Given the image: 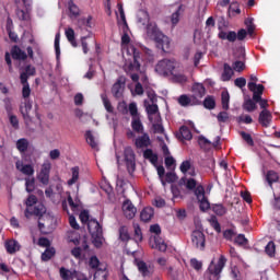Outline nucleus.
<instances>
[{
    "label": "nucleus",
    "mask_w": 280,
    "mask_h": 280,
    "mask_svg": "<svg viewBox=\"0 0 280 280\" xmlns=\"http://www.w3.org/2000/svg\"><path fill=\"white\" fill-rule=\"evenodd\" d=\"M147 36L154 40L158 49H161L162 51H164V54H167L170 51V37L163 34L161 30H159V26H156V24L149 23L147 25Z\"/></svg>",
    "instance_id": "1"
},
{
    "label": "nucleus",
    "mask_w": 280,
    "mask_h": 280,
    "mask_svg": "<svg viewBox=\"0 0 280 280\" xmlns=\"http://www.w3.org/2000/svg\"><path fill=\"white\" fill-rule=\"evenodd\" d=\"M132 52V61L125 65V71L132 80V82L139 83V71H141V52L135 46L129 48Z\"/></svg>",
    "instance_id": "2"
},
{
    "label": "nucleus",
    "mask_w": 280,
    "mask_h": 280,
    "mask_svg": "<svg viewBox=\"0 0 280 280\" xmlns=\"http://www.w3.org/2000/svg\"><path fill=\"white\" fill-rule=\"evenodd\" d=\"M225 266H226V257H224V255L220 256L217 264H215V260H211L208 269L205 272V279L220 280V275L222 273V270H224Z\"/></svg>",
    "instance_id": "3"
},
{
    "label": "nucleus",
    "mask_w": 280,
    "mask_h": 280,
    "mask_svg": "<svg viewBox=\"0 0 280 280\" xmlns=\"http://www.w3.org/2000/svg\"><path fill=\"white\" fill-rule=\"evenodd\" d=\"M88 231L94 238L96 246H102V237L104 235V231L102 230L100 222H97L95 219H91L88 222Z\"/></svg>",
    "instance_id": "4"
},
{
    "label": "nucleus",
    "mask_w": 280,
    "mask_h": 280,
    "mask_svg": "<svg viewBox=\"0 0 280 280\" xmlns=\"http://www.w3.org/2000/svg\"><path fill=\"white\" fill-rule=\"evenodd\" d=\"M221 40H229V43H235L236 40H244L248 36L246 30L241 28L237 33L235 31L224 32L221 31L218 34Z\"/></svg>",
    "instance_id": "5"
},
{
    "label": "nucleus",
    "mask_w": 280,
    "mask_h": 280,
    "mask_svg": "<svg viewBox=\"0 0 280 280\" xmlns=\"http://www.w3.org/2000/svg\"><path fill=\"white\" fill-rule=\"evenodd\" d=\"M195 196L199 202V209L201 211H208V209H211V203H209V199H207V196L205 195V186L198 185L195 190Z\"/></svg>",
    "instance_id": "6"
},
{
    "label": "nucleus",
    "mask_w": 280,
    "mask_h": 280,
    "mask_svg": "<svg viewBox=\"0 0 280 280\" xmlns=\"http://www.w3.org/2000/svg\"><path fill=\"white\" fill-rule=\"evenodd\" d=\"M191 98H192V104H201V100L202 97H205V95H207V89L205 88V84L202 83H194L191 86Z\"/></svg>",
    "instance_id": "7"
},
{
    "label": "nucleus",
    "mask_w": 280,
    "mask_h": 280,
    "mask_svg": "<svg viewBox=\"0 0 280 280\" xmlns=\"http://www.w3.org/2000/svg\"><path fill=\"white\" fill-rule=\"evenodd\" d=\"M174 69H175L174 61L170 59H162L155 66V71L160 75H170V73H172Z\"/></svg>",
    "instance_id": "8"
},
{
    "label": "nucleus",
    "mask_w": 280,
    "mask_h": 280,
    "mask_svg": "<svg viewBox=\"0 0 280 280\" xmlns=\"http://www.w3.org/2000/svg\"><path fill=\"white\" fill-rule=\"evenodd\" d=\"M47 213V208L43 203H36L32 208H26L24 211V215L27 220L35 215L39 220Z\"/></svg>",
    "instance_id": "9"
},
{
    "label": "nucleus",
    "mask_w": 280,
    "mask_h": 280,
    "mask_svg": "<svg viewBox=\"0 0 280 280\" xmlns=\"http://www.w3.org/2000/svg\"><path fill=\"white\" fill-rule=\"evenodd\" d=\"M150 232L156 234V236H154L155 248H158V250H160L161 253H165V250H167V244H165V241H163V238L159 237V235H161V225H151Z\"/></svg>",
    "instance_id": "10"
},
{
    "label": "nucleus",
    "mask_w": 280,
    "mask_h": 280,
    "mask_svg": "<svg viewBox=\"0 0 280 280\" xmlns=\"http://www.w3.org/2000/svg\"><path fill=\"white\" fill-rule=\"evenodd\" d=\"M125 163L127 165V171L129 174H132L137 170L136 155L131 147H127L124 151Z\"/></svg>",
    "instance_id": "11"
},
{
    "label": "nucleus",
    "mask_w": 280,
    "mask_h": 280,
    "mask_svg": "<svg viewBox=\"0 0 280 280\" xmlns=\"http://www.w3.org/2000/svg\"><path fill=\"white\" fill-rule=\"evenodd\" d=\"M49 174H51V163L45 162L37 174V179L42 185H49Z\"/></svg>",
    "instance_id": "12"
},
{
    "label": "nucleus",
    "mask_w": 280,
    "mask_h": 280,
    "mask_svg": "<svg viewBox=\"0 0 280 280\" xmlns=\"http://www.w3.org/2000/svg\"><path fill=\"white\" fill-rule=\"evenodd\" d=\"M191 243L199 250H203L206 246L205 233L200 230H195L191 234Z\"/></svg>",
    "instance_id": "13"
},
{
    "label": "nucleus",
    "mask_w": 280,
    "mask_h": 280,
    "mask_svg": "<svg viewBox=\"0 0 280 280\" xmlns=\"http://www.w3.org/2000/svg\"><path fill=\"white\" fill-rule=\"evenodd\" d=\"M122 213L127 220H132L137 215V208L132 205L130 199H127L122 203Z\"/></svg>",
    "instance_id": "14"
},
{
    "label": "nucleus",
    "mask_w": 280,
    "mask_h": 280,
    "mask_svg": "<svg viewBox=\"0 0 280 280\" xmlns=\"http://www.w3.org/2000/svg\"><path fill=\"white\" fill-rule=\"evenodd\" d=\"M15 168L24 176H32L34 174V166L32 164H23V161L19 160L15 162Z\"/></svg>",
    "instance_id": "15"
},
{
    "label": "nucleus",
    "mask_w": 280,
    "mask_h": 280,
    "mask_svg": "<svg viewBox=\"0 0 280 280\" xmlns=\"http://www.w3.org/2000/svg\"><path fill=\"white\" fill-rule=\"evenodd\" d=\"M135 145L138 150L143 148H150L152 145V141L150 140V136L148 133H143L135 139Z\"/></svg>",
    "instance_id": "16"
},
{
    "label": "nucleus",
    "mask_w": 280,
    "mask_h": 280,
    "mask_svg": "<svg viewBox=\"0 0 280 280\" xmlns=\"http://www.w3.org/2000/svg\"><path fill=\"white\" fill-rule=\"evenodd\" d=\"M258 121L262 126V128H268L272 122V114L270 113V110L262 109L259 114Z\"/></svg>",
    "instance_id": "17"
},
{
    "label": "nucleus",
    "mask_w": 280,
    "mask_h": 280,
    "mask_svg": "<svg viewBox=\"0 0 280 280\" xmlns=\"http://www.w3.org/2000/svg\"><path fill=\"white\" fill-rule=\"evenodd\" d=\"M36 75V67L32 65H27L24 68V72H21L20 74V82L26 83L27 80H30V77Z\"/></svg>",
    "instance_id": "18"
},
{
    "label": "nucleus",
    "mask_w": 280,
    "mask_h": 280,
    "mask_svg": "<svg viewBox=\"0 0 280 280\" xmlns=\"http://www.w3.org/2000/svg\"><path fill=\"white\" fill-rule=\"evenodd\" d=\"M180 183H184L186 189L188 191H194V194L196 195V190L198 189V185H202V184H198V182L194 178V177H183L180 179Z\"/></svg>",
    "instance_id": "19"
},
{
    "label": "nucleus",
    "mask_w": 280,
    "mask_h": 280,
    "mask_svg": "<svg viewBox=\"0 0 280 280\" xmlns=\"http://www.w3.org/2000/svg\"><path fill=\"white\" fill-rule=\"evenodd\" d=\"M4 246L9 255H14V253H19V250H21V244H19L16 240L7 241Z\"/></svg>",
    "instance_id": "20"
},
{
    "label": "nucleus",
    "mask_w": 280,
    "mask_h": 280,
    "mask_svg": "<svg viewBox=\"0 0 280 280\" xmlns=\"http://www.w3.org/2000/svg\"><path fill=\"white\" fill-rule=\"evenodd\" d=\"M125 82L121 81V79H118L117 82L112 86V94L116 100H119L124 93V86Z\"/></svg>",
    "instance_id": "21"
},
{
    "label": "nucleus",
    "mask_w": 280,
    "mask_h": 280,
    "mask_svg": "<svg viewBox=\"0 0 280 280\" xmlns=\"http://www.w3.org/2000/svg\"><path fill=\"white\" fill-rule=\"evenodd\" d=\"M30 110H32V102L26 100L24 102V106L20 107V112L22 114V117L25 124H27V121H32V117H30Z\"/></svg>",
    "instance_id": "22"
},
{
    "label": "nucleus",
    "mask_w": 280,
    "mask_h": 280,
    "mask_svg": "<svg viewBox=\"0 0 280 280\" xmlns=\"http://www.w3.org/2000/svg\"><path fill=\"white\" fill-rule=\"evenodd\" d=\"M11 56L13 60H27V54L19 46H13L11 49Z\"/></svg>",
    "instance_id": "23"
},
{
    "label": "nucleus",
    "mask_w": 280,
    "mask_h": 280,
    "mask_svg": "<svg viewBox=\"0 0 280 280\" xmlns=\"http://www.w3.org/2000/svg\"><path fill=\"white\" fill-rule=\"evenodd\" d=\"M185 12V5L180 4L177 10L171 15V23L173 27H176L180 22V15Z\"/></svg>",
    "instance_id": "24"
},
{
    "label": "nucleus",
    "mask_w": 280,
    "mask_h": 280,
    "mask_svg": "<svg viewBox=\"0 0 280 280\" xmlns=\"http://www.w3.org/2000/svg\"><path fill=\"white\" fill-rule=\"evenodd\" d=\"M143 159L150 161L152 165H156L159 163V155L152 151V149H145L143 152Z\"/></svg>",
    "instance_id": "25"
},
{
    "label": "nucleus",
    "mask_w": 280,
    "mask_h": 280,
    "mask_svg": "<svg viewBox=\"0 0 280 280\" xmlns=\"http://www.w3.org/2000/svg\"><path fill=\"white\" fill-rule=\"evenodd\" d=\"M75 275H78V271H71L65 267H61L59 269V276L62 280H71V279H75Z\"/></svg>",
    "instance_id": "26"
},
{
    "label": "nucleus",
    "mask_w": 280,
    "mask_h": 280,
    "mask_svg": "<svg viewBox=\"0 0 280 280\" xmlns=\"http://www.w3.org/2000/svg\"><path fill=\"white\" fill-rule=\"evenodd\" d=\"M154 218V209L151 207L144 208L140 213V220L142 222H150Z\"/></svg>",
    "instance_id": "27"
},
{
    "label": "nucleus",
    "mask_w": 280,
    "mask_h": 280,
    "mask_svg": "<svg viewBox=\"0 0 280 280\" xmlns=\"http://www.w3.org/2000/svg\"><path fill=\"white\" fill-rule=\"evenodd\" d=\"M266 180L269 187L272 189V185H275V183H279V173L276 171H268L266 174Z\"/></svg>",
    "instance_id": "28"
},
{
    "label": "nucleus",
    "mask_w": 280,
    "mask_h": 280,
    "mask_svg": "<svg viewBox=\"0 0 280 280\" xmlns=\"http://www.w3.org/2000/svg\"><path fill=\"white\" fill-rule=\"evenodd\" d=\"M243 109L246 110V113H253L257 110V103L253 98H247L243 103Z\"/></svg>",
    "instance_id": "29"
},
{
    "label": "nucleus",
    "mask_w": 280,
    "mask_h": 280,
    "mask_svg": "<svg viewBox=\"0 0 280 280\" xmlns=\"http://www.w3.org/2000/svg\"><path fill=\"white\" fill-rule=\"evenodd\" d=\"M68 10L70 12V19L80 16V8L73 2V0H69Z\"/></svg>",
    "instance_id": "30"
},
{
    "label": "nucleus",
    "mask_w": 280,
    "mask_h": 280,
    "mask_svg": "<svg viewBox=\"0 0 280 280\" xmlns=\"http://www.w3.org/2000/svg\"><path fill=\"white\" fill-rule=\"evenodd\" d=\"M103 106L105 110H107L110 115L115 114V107H113V104L110 103V100H108V95L102 94L101 95Z\"/></svg>",
    "instance_id": "31"
},
{
    "label": "nucleus",
    "mask_w": 280,
    "mask_h": 280,
    "mask_svg": "<svg viewBox=\"0 0 280 280\" xmlns=\"http://www.w3.org/2000/svg\"><path fill=\"white\" fill-rule=\"evenodd\" d=\"M131 128L133 132H137L138 135H141L143 132V122H141V118H132L131 120Z\"/></svg>",
    "instance_id": "32"
},
{
    "label": "nucleus",
    "mask_w": 280,
    "mask_h": 280,
    "mask_svg": "<svg viewBox=\"0 0 280 280\" xmlns=\"http://www.w3.org/2000/svg\"><path fill=\"white\" fill-rule=\"evenodd\" d=\"M222 81L223 82H229L231 78H233V68L229 63H224L223 66V73H222Z\"/></svg>",
    "instance_id": "33"
},
{
    "label": "nucleus",
    "mask_w": 280,
    "mask_h": 280,
    "mask_svg": "<svg viewBox=\"0 0 280 280\" xmlns=\"http://www.w3.org/2000/svg\"><path fill=\"white\" fill-rule=\"evenodd\" d=\"M72 177L68 180V186L71 187L78 183L80 179V167L74 166L71 168Z\"/></svg>",
    "instance_id": "34"
},
{
    "label": "nucleus",
    "mask_w": 280,
    "mask_h": 280,
    "mask_svg": "<svg viewBox=\"0 0 280 280\" xmlns=\"http://www.w3.org/2000/svg\"><path fill=\"white\" fill-rule=\"evenodd\" d=\"M16 148L19 152L23 154L27 152V148H30V141L25 138H21L16 141Z\"/></svg>",
    "instance_id": "35"
},
{
    "label": "nucleus",
    "mask_w": 280,
    "mask_h": 280,
    "mask_svg": "<svg viewBox=\"0 0 280 280\" xmlns=\"http://www.w3.org/2000/svg\"><path fill=\"white\" fill-rule=\"evenodd\" d=\"M66 37L72 47H78V42L75 40V31H73V28L69 27L66 30Z\"/></svg>",
    "instance_id": "36"
},
{
    "label": "nucleus",
    "mask_w": 280,
    "mask_h": 280,
    "mask_svg": "<svg viewBox=\"0 0 280 280\" xmlns=\"http://www.w3.org/2000/svg\"><path fill=\"white\" fill-rule=\"evenodd\" d=\"M167 275L172 280H180V277H183V270L174 269V267H168Z\"/></svg>",
    "instance_id": "37"
},
{
    "label": "nucleus",
    "mask_w": 280,
    "mask_h": 280,
    "mask_svg": "<svg viewBox=\"0 0 280 280\" xmlns=\"http://www.w3.org/2000/svg\"><path fill=\"white\" fill-rule=\"evenodd\" d=\"M56 256V248L46 247L45 252L42 254V261H49Z\"/></svg>",
    "instance_id": "38"
},
{
    "label": "nucleus",
    "mask_w": 280,
    "mask_h": 280,
    "mask_svg": "<svg viewBox=\"0 0 280 280\" xmlns=\"http://www.w3.org/2000/svg\"><path fill=\"white\" fill-rule=\"evenodd\" d=\"M120 242H130V233H128V226L121 225L118 230Z\"/></svg>",
    "instance_id": "39"
},
{
    "label": "nucleus",
    "mask_w": 280,
    "mask_h": 280,
    "mask_svg": "<svg viewBox=\"0 0 280 280\" xmlns=\"http://www.w3.org/2000/svg\"><path fill=\"white\" fill-rule=\"evenodd\" d=\"M248 90L252 91V93L256 94H264V84H257L255 82H248L247 84Z\"/></svg>",
    "instance_id": "40"
},
{
    "label": "nucleus",
    "mask_w": 280,
    "mask_h": 280,
    "mask_svg": "<svg viewBox=\"0 0 280 280\" xmlns=\"http://www.w3.org/2000/svg\"><path fill=\"white\" fill-rule=\"evenodd\" d=\"M179 132L182 135V139H185V141H191L194 136L191 135V130H189V127L187 126H182L179 128Z\"/></svg>",
    "instance_id": "41"
},
{
    "label": "nucleus",
    "mask_w": 280,
    "mask_h": 280,
    "mask_svg": "<svg viewBox=\"0 0 280 280\" xmlns=\"http://www.w3.org/2000/svg\"><path fill=\"white\" fill-rule=\"evenodd\" d=\"M138 270L141 272L142 277H150V269L148 268V264L145 261L140 260L137 262Z\"/></svg>",
    "instance_id": "42"
},
{
    "label": "nucleus",
    "mask_w": 280,
    "mask_h": 280,
    "mask_svg": "<svg viewBox=\"0 0 280 280\" xmlns=\"http://www.w3.org/2000/svg\"><path fill=\"white\" fill-rule=\"evenodd\" d=\"M85 141L93 150L97 148V142L95 141V137L93 136V132L91 130H88L85 132Z\"/></svg>",
    "instance_id": "43"
},
{
    "label": "nucleus",
    "mask_w": 280,
    "mask_h": 280,
    "mask_svg": "<svg viewBox=\"0 0 280 280\" xmlns=\"http://www.w3.org/2000/svg\"><path fill=\"white\" fill-rule=\"evenodd\" d=\"M25 187H26L27 194H32V191H34L36 189V178L26 177L25 178Z\"/></svg>",
    "instance_id": "44"
},
{
    "label": "nucleus",
    "mask_w": 280,
    "mask_h": 280,
    "mask_svg": "<svg viewBox=\"0 0 280 280\" xmlns=\"http://www.w3.org/2000/svg\"><path fill=\"white\" fill-rule=\"evenodd\" d=\"M212 211L215 213V215L222 217L226 213V207H224L222 203H215L212 206Z\"/></svg>",
    "instance_id": "45"
},
{
    "label": "nucleus",
    "mask_w": 280,
    "mask_h": 280,
    "mask_svg": "<svg viewBox=\"0 0 280 280\" xmlns=\"http://www.w3.org/2000/svg\"><path fill=\"white\" fill-rule=\"evenodd\" d=\"M177 102L179 106L187 107L189 104H191V102H194V98L191 96H187V94H183L178 97Z\"/></svg>",
    "instance_id": "46"
},
{
    "label": "nucleus",
    "mask_w": 280,
    "mask_h": 280,
    "mask_svg": "<svg viewBox=\"0 0 280 280\" xmlns=\"http://www.w3.org/2000/svg\"><path fill=\"white\" fill-rule=\"evenodd\" d=\"M209 223H210V225L212 226V229H214V231H215L217 233H222V226L220 225V222L218 221V217L212 215V217L209 219Z\"/></svg>",
    "instance_id": "47"
},
{
    "label": "nucleus",
    "mask_w": 280,
    "mask_h": 280,
    "mask_svg": "<svg viewBox=\"0 0 280 280\" xmlns=\"http://www.w3.org/2000/svg\"><path fill=\"white\" fill-rule=\"evenodd\" d=\"M203 106L208 110H213L215 108V98L213 96H207L203 101Z\"/></svg>",
    "instance_id": "48"
},
{
    "label": "nucleus",
    "mask_w": 280,
    "mask_h": 280,
    "mask_svg": "<svg viewBox=\"0 0 280 280\" xmlns=\"http://www.w3.org/2000/svg\"><path fill=\"white\" fill-rule=\"evenodd\" d=\"M221 102L223 110H229V102H231V95H229V92H222Z\"/></svg>",
    "instance_id": "49"
},
{
    "label": "nucleus",
    "mask_w": 280,
    "mask_h": 280,
    "mask_svg": "<svg viewBox=\"0 0 280 280\" xmlns=\"http://www.w3.org/2000/svg\"><path fill=\"white\" fill-rule=\"evenodd\" d=\"M108 279V271L105 269H97L94 272V279L93 280H106Z\"/></svg>",
    "instance_id": "50"
},
{
    "label": "nucleus",
    "mask_w": 280,
    "mask_h": 280,
    "mask_svg": "<svg viewBox=\"0 0 280 280\" xmlns=\"http://www.w3.org/2000/svg\"><path fill=\"white\" fill-rule=\"evenodd\" d=\"M128 112L131 115L132 119L139 118V108L137 107V103H130Z\"/></svg>",
    "instance_id": "51"
},
{
    "label": "nucleus",
    "mask_w": 280,
    "mask_h": 280,
    "mask_svg": "<svg viewBox=\"0 0 280 280\" xmlns=\"http://www.w3.org/2000/svg\"><path fill=\"white\" fill-rule=\"evenodd\" d=\"M38 198L36 197V195H30L26 199V209H32L33 207H35V205H38Z\"/></svg>",
    "instance_id": "52"
},
{
    "label": "nucleus",
    "mask_w": 280,
    "mask_h": 280,
    "mask_svg": "<svg viewBox=\"0 0 280 280\" xmlns=\"http://www.w3.org/2000/svg\"><path fill=\"white\" fill-rule=\"evenodd\" d=\"M21 84L23 85L22 88V96L24 100H27V97H30V95H32V89H30V82H21Z\"/></svg>",
    "instance_id": "53"
},
{
    "label": "nucleus",
    "mask_w": 280,
    "mask_h": 280,
    "mask_svg": "<svg viewBox=\"0 0 280 280\" xmlns=\"http://www.w3.org/2000/svg\"><path fill=\"white\" fill-rule=\"evenodd\" d=\"M240 136L242 137V139H244L247 145H250L252 148L253 145H255V141L253 140V136H250V133H247L246 131H241Z\"/></svg>",
    "instance_id": "54"
},
{
    "label": "nucleus",
    "mask_w": 280,
    "mask_h": 280,
    "mask_svg": "<svg viewBox=\"0 0 280 280\" xmlns=\"http://www.w3.org/2000/svg\"><path fill=\"white\" fill-rule=\"evenodd\" d=\"M55 54L57 60H60V33H57L55 36Z\"/></svg>",
    "instance_id": "55"
},
{
    "label": "nucleus",
    "mask_w": 280,
    "mask_h": 280,
    "mask_svg": "<svg viewBox=\"0 0 280 280\" xmlns=\"http://www.w3.org/2000/svg\"><path fill=\"white\" fill-rule=\"evenodd\" d=\"M89 266L92 270H100V258H97V256H92L90 259H89Z\"/></svg>",
    "instance_id": "56"
},
{
    "label": "nucleus",
    "mask_w": 280,
    "mask_h": 280,
    "mask_svg": "<svg viewBox=\"0 0 280 280\" xmlns=\"http://www.w3.org/2000/svg\"><path fill=\"white\" fill-rule=\"evenodd\" d=\"M277 250V247L275 245V242L270 241L266 247H265V252L269 255V257H273L275 253Z\"/></svg>",
    "instance_id": "57"
},
{
    "label": "nucleus",
    "mask_w": 280,
    "mask_h": 280,
    "mask_svg": "<svg viewBox=\"0 0 280 280\" xmlns=\"http://www.w3.org/2000/svg\"><path fill=\"white\" fill-rule=\"evenodd\" d=\"M133 229L136 242H143V233L141 232V226H139V224H133Z\"/></svg>",
    "instance_id": "58"
},
{
    "label": "nucleus",
    "mask_w": 280,
    "mask_h": 280,
    "mask_svg": "<svg viewBox=\"0 0 280 280\" xmlns=\"http://www.w3.org/2000/svg\"><path fill=\"white\" fill-rule=\"evenodd\" d=\"M232 68L237 71L238 73H242V71H244V69H246V65L244 63V61H234L232 65Z\"/></svg>",
    "instance_id": "59"
},
{
    "label": "nucleus",
    "mask_w": 280,
    "mask_h": 280,
    "mask_svg": "<svg viewBox=\"0 0 280 280\" xmlns=\"http://www.w3.org/2000/svg\"><path fill=\"white\" fill-rule=\"evenodd\" d=\"M179 170H180L182 174H187V172L189 170H191V161L186 160V161L182 162Z\"/></svg>",
    "instance_id": "60"
},
{
    "label": "nucleus",
    "mask_w": 280,
    "mask_h": 280,
    "mask_svg": "<svg viewBox=\"0 0 280 280\" xmlns=\"http://www.w3.org/2000/svg\"><path fill=\"white\" fill-rule=\"evenodd\" d=\"M147 113H148L149 119H150V117H152V115H156L159 113V105L151 104V105L147 106Z\"/></svg>",
    "instance_id": "61"
},
{
    "label": "nucleus",
    "mask_w": 280,
    "mask_h": 280,
    "mask_svg": "<svg viewBox=\"0 0 280 280\" xmlns=\"http://www.w3.org/2000/svg\"><path fill=\"white\" fill-rule=\"evenodd\" d=\"M117 110L121 115H128V105L126 104L125 101L118 103Z\"/></svg>",
    "instance_id": "62"
},
{
    "label": "nucleus",
    "mask_w": 280,
    "mask_h": 280,
    "mask_svg": "<svg viewBox=\"0 0 280 280\" xmlns=\"http://www.w3.org/2000/svg\"><path fill=\"white\" fill-rule=\"evenodd\" d=\"M217 119L220 124H226V121H229V113L220 112L217 116Z\"/></svg>",
    "instance_id": "63"
},
{
    "label": "nucleus",
    "mask_w": 280,
    "mask_h": 280,
    "mask_svg": "<svg viewBox=\"0 0 280 280\" xmlns=\"http://www.w3.org/2000/svg\"><path fill=\"white\" fill-rule=\"evenodd\" d=\"M71 255L74 259H82V247H73L71 249Z\"/></svg>",
    "instance_id": "64"
}]
</instances>
